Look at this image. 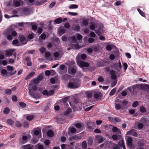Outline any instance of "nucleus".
I'll return each instance as SVG.
<instances>
[{
    "instance_id": "1",
    "label": "nucleus",
    "mask_w": 149,
    "mask_h": 149,
    "mask_svg": "<svg viewBox=\"0 0 149 149\" xmlns=\"http://www.w3.org/2000/svg\"><path fill=\"white\" fill-rule=\"evenodd\" d=\"M79 81L77 79L73 78L70 80V82L68 83V87L71 88H76L80 86Z\"/></svg>"
},
{
    "instance_id": "2",
    "label": "nucleus",
    "mask_w": 149,
    "mask_h": 149,
    "mask_svg": "<svg viewBox=\"0 0 149 149\" xmlns=\"http://www.w3.org/2000/svg\"><path fill=\"white\" fill-rule=\"evenodd\" d=\"M31 88L34 91H36L37 89V87L36 86L33 85L32 84H29L28 86L29 94L34 98L37 99L40 98L39 95L38 94L35 93L31 90Z\"/></svg>"
},
{
    "instance_id": "3",
    "label": "nucleus",
    "mask_w": 149,
    "mask_h": 149,
    "mask_svg": "<svg viewBox=\"0 0 149 149\" xmlns=\"http://www.w3.org/2000/svg\"><path fill=\"white\" fill-rule=\"evenodd\" d=\"M94 140L95 141L99 143H101L104 141V139L101 135H97L95 136Z\"/></svg>"
},
{
    "instance_id": "4",
    "label": "nucleus",
    "mask_w": 149,
    "mask_h": 149,
    "mask_svg": "<svg viewBox=\"0 0 149 149\" xmlns=\"http://www.w3.org/2000/svg\"><path fill=\"white\" fill-rule=\"evenodd\" d=\"M23 3V2L21 0H15L13 1V6L17 7L21 5H22Z\"/></svg>"
},
{
    "instance_id": "5",
    "label": "nucleus",
    "mask_w": 149,
    "mask_h": 149,
    "mask_svg": "<svg viewBox=\"0 0 149 149\" xmlns=\"http://www.w3.org/2000/svg\"><path fill=\"white\" fill-rule=\"evenodd\" d=\"M127 134L132 135L135 137H137V133L134 129L128 131L127 132Z\"/></svg>"
},
{
    "instance_id": "6",
    "label": "nucleus",
    "mask_w": 149,
    "mask_h": 149,
    "mask_svg": "<svg viewBox=\"0 0 149 149\" xmlns=\"http://www.w3.org/2000/svg\"><path fill=\"white\" fill-rule=\"evenodd\" d=\"M132 139L131 137L128 138L127 140V146L130 148H132Z\"/></svg>"
},
{
    "instance_id": "7",
    "label": "nucleus",
    "mask_w": 149,
    "mask_h": 149,
    "mask_svg": "<svg viewBox=\"0 0 149 149\" xmlns=\"http://www.w3.org/2000/svg\"><path fill=\"white\" fill-rule=\"evenodd\" d=\"M15 51L14 49H11L6 51V55L7 56H12L13 55V53Z\"/></svg>"
},
{
    "instance_id": "8",
    "label": "nucleus",
    "mask_w": 149,
    "mask_h": 149,
    "mask_svg": "<svg viewBox=\"0 0 149 149\" xmlns=\"http://www.w3.org/2000/svg\"><path fill=\"white\" fill-rule=\"evenodd\" d=\"M77 70L75 67H68V72L70 74H75Z\"/></svg>"
},
{
    "instance_id": "9",
    "label": "nucleus",
    "mask_w": 149,
    "mask_h": 149,
    "mask_svg": "<svg viewBox=\"0 0 149 149\" xmlns=\"http://www.w3.org/2000/svg\"><path fill=\"white\" fill-rule=\"evenodd\" d=\"M19 38L20 41L22 42L24 44H25L27 43V40L25 37L22 36H19Z\"/></svg>"
},
{
    "instance_id": "10",
    "label": "nucleus",
    "mask_w": 149,
    "mask_h": 149,
    "mask_svg": "<svg viewBox=\"0 0 149 149\" xmlns=\"http://www.w3.org/2000/svg\"><path fill=\"white\" fill-rule=\"evenodd\" d=\"M142 84L133 85L132 88L134 90L137 89L139 90H142Z\"/></svg>"
},
{
    "instance_id": "11",
    "label": "nucleus",
    "mask_w": 149,
    "mask_h": 149,
    "mask_svg": "<svg viewBox=\"0 0 149 149\" xmlns=\"http://www.w3.org/2000/svg\"><path fill=\"white\" fill-rule=\"evenodd\" d=\"M115 107L116 109L117 110H119L120 109H127L126 107H123L120 104L118 103H115Z\"/></svg>"
},
{
    "instance_id": "12",
    "label": "nucleus",
    "mask_w": 149,
    "mask_h": 149,
    "mask_svg": "<svg viewBox=\"0 0 149 149\" xmlns=\"http://www.w3.org/2000/svg\"><path fill=\"white\" fill-rule=\"evenodd\" d=\"M67 65H69L68 67H75V62L73 61H68L67 63Z\"/></svg>"
},
{
    "instance_id": "13",
    "label": "nucleus",
    "mask_w": 149,
    "mask_h": 149,
    "mask_svg": "<svg viewBox=\"0 0 149 149\" xmlns=\"http://www.w3.org/2000/svg\"><path fill=\"white\" fill-rule=\"evenodd\" d=\"M80 65L82 67H89V64L87 62H81L80 63Z\"/></svg>"
},
{
    "instance_id": "14",
    "label": "nucleus",
    "mask_w": 149,
    "mask_h": 149,
    "mask_svg": "<svg viewBox=\"0 0 149 149\" xmlns=\"http://www.w3.org/2000/svg\"><path fill=\"white\" fill-rule=\"evenodd\" d=\"M143 126V125L142 123L138 122H136L135 125V127H138L140 129L142 128Z\"/></svg>"
},
{
    "instance_id": "15",
    "label": "nucleus",
    "mask_w": 149,
    "mask_h": 149,
    "mask_svg": "<svg viewBox=\"0 0 149 149\" xmlns=\"http://www.w3.org/2000/svg\"><path fill=\"white\" fill-rule=\"evenodd\" d=\"M74 125L77 128L80 129L84 125L83 123H77L74 124Z\"/></svg>"
},
{
    "instance_id": "16",
    "label": "nucleus",
    "mask_w": 149,
    "mask_h": 149,
    "mask_svg": "<svg viewBox=\"0 0 149 149\" xmlns=\"http://www.w3.org/2000/svg\"><path fill=\"white\" fill-rule=\"evenodd\" d=\"M110 73L111 75V78L112 79H115L116 78V76L115 74V72L114 71H111Z\"/></svg>"
},
{
    "instance_id": "17",
    "label": "nucleus",
    "mask_w": 149,
    "mask_h": 149,
    "mask_svg": "<svg viewBox=\"0 0 149 149\" xmlns=\"http://www.w3.org/2000/svg\"><path fill=\"white\" fill-rule=\"evenodd\" d=\"M35 74V72H31L25 78V80H27L29 79L30 78L32 77Z\"/></svg>"
},
{
    "instance_id": "18",
    "label": "nucleus",
    "mask_w": 149,
    "mask_h": 149,
    "mask_svg": "<svg viewBox=\"0 0 149 149\" xmlns=\"http://www.w3.org/2000/svg\"><path fill=\"white\" fill-rule=\"evenodd\" d=\"M71 46L72 48L74 49H79L82 47L81 46H79V45L76 44H72Z\"/></svg>"
},
{
    "instance_id": "19",
    "label": "nucleus",
    "mask_w": 149,
    "mask_h": 149,
    "mask_svg": "<svg viewBox=\"0 0 149 149\" xmlns=\"http://www.w3.org/2000/svg\"><path fill=\"white\" fill-rule=\"evenodd\" d=\"M90 29L91 30H94L95 28V24L93 22H90Z\"/></svg>"
},
{
    "instance_id": "20",
    "label": "nucleus",
    "mask_w": 149,
    "mask_h": 149,
    "mask_svg": "<svg viewBox=\"0 0 149 149\" xmlns=\"http://www.w3.org/2000/svg\"><path fill=\"white\" fill-rule=\"evenodd\" d=\"M47 134V136L50 137H51L54 136V133L51 130H49L48 131Z\"/></svg>"
},
{
    "instance_id": "21",
    "label": "nucleus",
    "mask_w": 149,
    "mask_h": 149,
    "mask_svg": "<svg viewBox=\"0 0 149 149\" xmlns=\"http://www.w3.org/2000/svg\"><path fill=\"white\" fill-rule=\"evenodd\" d=\"M46 38V35L45 34H44V33H42L40 36L39 38L38 39V40L39 41L40 40V38L43 40H44Z\"/></svg>"
},
{
    "instance_id": "22",
    "label": "nucleus",
    "mask_w": 149,
    "mask_h": 149,
    "mask_svg": "<svg viewBox=\"0 0 149 149\" xmlns=\"http://www.w3.org/2000/svg\"><path fill=\"white\" fill-rule=\"evenodd\" d=\"M142 90L149 89V85L147 84H142Z\"/></svg>"
},
{
    "instance_id": "23",
    "label": "nucleus",
    "mask_w": 149,
    "mask_h": 149,
    "mask_svg": "<svg viewBox=\"0 0 149 149\" xmlns=\"http://www.w3.org/2000/svg\"><path fill=\"white\" fill-rule=\"evenodd\" d=\"M70 39L71 41L73 43H75L77 41L76 36H75L70 37Z\"/></svg>"
},
{
    "instance_id": "24",
    "label": "nucleus",
    "mask_w": 149,
    "mask_h": 149,
    "mask_svg": "<svg viewBox=\"0 0 149 149\" xmlns=\"http://www.w3.org/2000/svg\"><path fill=\"white\" fill-rule=\"evenodd\" d=\"M82 148L83 149H86L87 147V145L85 141H84L82 143Z\"/></svg>"
},
{
    "instance_id": "25",
    "label": "nucleus",
    "mask_w": 149,
    "mask_h": 149,
    "mask_svg": "<svg viewBox=\"0 0 149 149\" xmlns=\"http://www.w3.org/2000/svg\"><path fill=\"white\" fill-rule=\"evenodd\" d=\"M112 130L114 132H118L120 134H121V132L120 130L116 127H113Z\"/></svg>"
},
{
    "instance_id": "26",
    "label": "nucleus",
    "mask_w": 149,
    "mask_h": 149,
    "mask_svg": "<svg viewBox=\"0 0 149 149\" xmlns=\"http://www.w3.org/2000/svg\"><path fill=\"white\" fill-rule=\"evenodd\" d=\"M7 123L9 125H12L14 123L13 121L10 119H8L6 121Z\"/></svg>"
},
{
    "instance_id": "27",
    "label": "nucleus",
    "mask_w": 149,
    "mask_h": 149,
    "mask_svg": "<svg viewBox=\"0 0 149 149\" xmlns=\"http://www.w3.org/2000/svg\"><path fill=\"white\" fill-rule=\"evenodd\" d=\"M88 145H91L93 142L92 138L91 137L89 138L88 139Z\"/></svg>"
},
{
    "instance_id": "28",
    "label": "nucleus",
    "mask_w": 149,
    "mask_h": 149,
    "mask_svg": "<svg viewBox=\"0 0 149 149\" xmlns=\"http://www.w3.org/2000/svg\"><path fill=\"white\" fill-rule=\"evenodd\" d=\"M1 73L3 75H7V72L5 69H2L1 71Z\"/></svg>"
},
{
    "instance_id": "29",
    "label": "nucleus",
    "mask_w": 149,
    "mask_h": 149,
    "mask_svg": "<svg viewBox=\"0 0 149 149\" xmlns=\"http://www.w3.org/2000/svg\"><path fill=\"white\" fill-rule=\"evenodd\" d=\"M128 102L127 101L125 100H123L122 102V107H124L127 105L128 104Z\"/></svg>"
},
{
    "instance_id": "30",
    "label": "nucleus",
    "mask_w": 149,
    "mask_h": 149,
    "mask_svg": "<svg viewBox=\"0 0 149 149\" xmlns=\"http://www.w3.org/2000/svg\"><path fill=\"white\" fill-rule=\"evenodd\" d=\"M62 18L61 17H59L56 19L54 21V22L57 23L58 24L61 23L62 22Z\"/></svg>"
},
{
    "instance_id": "31",
    "label": "nucleus",
    "mask_w": 149,
    "mask_h": 149,
    "mask_svg": "<svg viewBox=\"0 0 149 149\" xmlns=\"http://www.w3.org/2000/svg\"><path fill=\"white\" fill-rule=\"evenodd\" d=\"M39 131L40 132V130H38L36 129H34L33 130V132L35 135L38 136L39 134Z\"/></svg>"
},
{
    "instance_id": "32",
    "label": "nucleus",
    "mask_w": 149,
    "mask_h": 149,
    "mask_svg": "<svg viewBox=\"0 0 149 149\" xmlns=\"http://www.w3.org/2000/svg\"><path fill=\"white\" fill-rule=\"evenodd\" d=\"M119 145L120 146L122 147L123 149H126L125 147L123 139L121 140L120 143H119Z\"/></svg>"
},
{
    "instance_id": "33",
    "label": "nucleus",
    "mask_w": 149,
    "mask_h": 149,
    "mask_svg": "<svg viewBox=\"0 0 149 149\" xmlns=\"http://www.w3.org/2000/svg\"><path fill=\"white\" fill-rule=\"evenodd\" d=\"M12 90L10 89H7L5 90V93L7 94L10 95L11 93Z\"/></svg>"
},
{
    "instance_id": "34",
    "label": "nucleus",
    "mask_w": 149,
    "mask_h": 149,
    "mask_svg": "<svg viewBox=\"0 0 149 149\" xmlns=\"http://www.w3.org/2000/svg\"><path fill=\"white\" fill-rule=\"evenodd\" d=\"M90 36L92 38H95L97 37V36L93 31L91 32L90 33Z\"/></svg>"
},
{
    "instance_id": "35",
    "label": "nucleus",
    "mask_w": 149,
    "mask_h": 149,
    "mask_svg": "<svg viewBox=\"0 0 149 149\" xmlns=\"http://www.w3.org/2000/svg\"><path fill=\"white\" fill-rule=\"evenodd\" d=\"M7 68L8 70L9 71H13L14 70V68L11 66L8 65L7 66Z\"/></svg>"
},
{
    "instance_id": "36",
    "label": "nucleus",
    "mask_w": 149,
    "mask_h": 149,
    "mask_svg": "<svg viewBox=\"0 0 149 149\" xmlns=\"http://www.w3.org/2000/svg\"><path fill=\"white\" fill-rule=\"evenodd\" d=\"M10 109L8 107L5 108L3 110V113L5 114H7L9 112Z\"/></svg>"
},
{
    "instance_id": "37",
    "label": "nucleus",
    "mask_w": 149,
    "mask_h": 149,
    "mask_svg": "<svg viewBox=\"0 0 149 149\" xmlns=\"http://www.w3.org/2000/svg\"><path fill=\"white\" fill-rule=\"evenodd\" d=\"M86 94L87 97L88 98H90L92 97V94L91 93L88 92H86Z\"/></svg>"
},
{
    "instance_id": "38",
    "label": "nucleus",
    "mask_w": 149,
    "mask_h": 149,
    "mask_svg": "<svg viewBox=\"0 0 149 149\" xmlns=\"http://www.w3.org/2000/svg\"><path fill=\"white\" fill-rule=\"evenodd\" d=\"M82 137V136H77L76 135H75L73 136V138L74 140H77V139H81Z\"/></svg>"
},
{
    "instance_id": "39",
    "label": "nucleus",
    "mask_w": 149,
    "mask_h": 149,
    "mask_svg": "<svg viewBox=\"0 0 149 149\" xmlns=\"http://www.w3.org/2000/svg\"><path fill=\"white\" fill-rule=\"evenodd\" d=\"M116 91V88H114L111 90L109 93V95L110 96H112L115 93Z\"/></svg>"
},
{
    "instance_id": "40",
    "label": "nucleus",
    "mask_w": 149,
    "mask_h": 149,
    "mask_svg": "<svg viewBox=\"0 0 149 149\" xmlns=\"http://www.w3.org/2000/svg\"><path fill=\"white\" fill-rule=\"evenodd\" d=\"M26 60L27 61V65L29 66H31L32 65V63L29 60V58H27Z\"/></svg>"
},
{
    "instance_id": "41",
    "label": "nucleus",
    "mask_w": 149,
    "mask_h": 149,
    "mask_svg": "<svg viewBox=\"0 0 149 149\" xmlns=\"http://www.w3.org/2000/svg\"><path fill=\"white\" fill-rule=\"evenodd\" d=\"M33 116L31 115L28 116L26 117V119L27 120L30 121L33 120Z\"/></svg>"
},
{
    "instance_id": "42",
    "label": "nucleus",
    "mask_w": 149,
    "mask_h": 149,
    "mask_svg": "<svg viewBox=\"0 0 149 149\" xmlns=\"http://www.w3.org/2000/svg\"><path fill=\"white\" fill-rule=\"evenodd\" d=\"M20 106L22 108H25L26 107V104L23 102H20L19 103Z\"/></svg>"
},
{
    "instance_id": "43",
    "label": "nucleus",
    "mask_w": 149,
    "mask_h": 149,
    "mask_svg": "<svg viewBox=\"0 0 149 149\" xmlns=\"http://www.w3.org/2000/svg\"><path fill=\"white\" fill-rule=\"evenodd\" d=\"M80 29V26H76L74 27L73 28V29L76 31H78Z\"/></svg>"
},
{
    "instance_id": "44",
    "label": "nucleus",
    "mask_w": 149,
    "mask_h": 149,
    "mask_svg": "<svg viewBox=\"0 0 149 149\" xmlns=\"http://www.w3.org/2000/svg\"><path fill=\"white\" fill-rule=\"evenodd\" d=\"M140 111L142 112H145L146 111L145 108L143 107H141L140 108Z\"/></svg>"
},
{
    "instance_id": "45",
    "label": "nucleus",
    "mask_w": 149,
    "mask_h": 149,
    "mask_svg": "<svg viewBox=\"0 0 149 149\" xmlns=\"http://www.w3.org/2000/svg\"><path fill=\"white\" fill-rule=\"evenodd\" d=\"M48 96H50L51 95H52L54 94V90H51L50 91H49V92H48Z\"/></svg>"
},
{
    "instance_id": "46",
    "label": "nucleus",
    "mask_w": 149,
    "mask_h": 149,
    "mask_svg": "<svg viewBox=\"0 0 149 149\" xmlns=\"http://www.w3.org/2000/svg\"><path fill=\"white\" fill-rule=\"evenodd\" d=\"M69 129H70L71 133H74L76 131V129L74 127L69 128Z\"/></svg>"
},
{
    "instance_id": "47",
    "label": "nucleus",
    "mask_w": 149,
    "mask_h": 149,
    "mask_svg": "<svg viewBox=\"0 0 149 149\" xmlns=\"http://www.w3.org/2000/svg\"><path fill=\"white\" fill-rule=\"evenodd\" d=\"M78 8V6L76 5L73 4L71 5L69 7L70 9H74L77 8Z\"/></svg>"
},
{
    "instance_id": "48",
    "label": "nucleus",
    "mask_w": 149,
    "mask_h": 149,
    "mask_svg": "<svg viewBox=\"0 0 149 149\" xmlns=\"http://www.w3.org/2000/svg\"><path fill=\"white\" fill-rule=\"evenodd\" d=\"M114 122H120L121 121V120L120 118L118 117H116L114 118Z\"/></svg>"
},
{
    "instance_id": "49",
    "label": "nucleus",
    "mask_w": 149,
    "mask_h": 149,
    "mask_svg": "<svg viewBox=\"0 0 149 149\" xmlns=\"http://www.w3.org/2000/svg\"><path fill=\"white\" fill-rule=\"evenodd\" d=\"M76 37L78 40L82 39V36L80 34H77L76 35Z\"/></svg>"
},
{
    "instance_id": "50",
    "label": "nucleus",
    "mask_w": 149,
    "mask_h": 149,
    "mask_svg": "<svg viewBox=\"0 0 149 149\" xmlns=\"http://www.w3.org/2000/svg\"><path fill=\"white\" fill-rule=\"evenodd\" d=\"M138 105V102L137 101H135L132 104V107H136Z\"/></svg>"
},
{
    "instance_id": "51",
    "label": "nucleus",
    "mask_w": 149,
    "mask_h": 149,
    "mask_svg": "<svg viewBox=\"0 0 149 149\" xmlns=\"http://www.w3.org/2000/svg\"><path fill=\"white\" fill-rule=\"evenodd\" d=\"M147 121V119L144 117H142L141 119V121L143 123H146Z\"/></svg>"
},
{
    "instance_id": "52",
    "label": "nucleus",
    "mask_w": 149,
    "mask_h": 149,
    "mask_svg": "<svg viewBox=\"0 0 149 149\" xmlns=\"http://www.w3.org/2000/svg\"><path fill=\"white\" fill-rule=\"evenodd\" d=\"M88 20L86 19H84L83 20L82 23L84 25H86L88 24Z\"/></svg>"
},
{
    "instance_id": "53",
    "label": "nucleus",
    "mask_w": 149,
    "mask_h": 149,
    "mask_svg": "<svg viewBox=\"0 0 149 149\" xmlns=\"http://www.w3.org/2000/svg\"><path fill=\"white\" fill-rule=\"evenodd\" d=\"M18 41L16 39L14 40L12 42V43L13 45H17L19 46V45H17Z\"/></svg>"
},
{
    "instance_id": "54",
    "label": "nucleus",
    "mask_w": 149,
    "mask_h": 149,
    "mask_svg": "<svg viewBox=\"0 0 149 149\" xmlns=\"http://www.w3.org/2000/svg\"><path fill=\"white\" fill-rule=\"evenodd\" d=\"M98 81L100 82H102L104 81V79L102 76H100L98 79Z\"/></svg>"
},
{
    "instance_id": "55",
    "label": "nucleus",
    "mask_w": 149,
    "mask_h": 149,
    "mask_svg": "<svg viewBox=\"0 0 149 149\" xmlns=\"http://www.w3.org/2000/svg\"><path fill=\"white\" fill-rule=\"evenodd\" d=\"M40 52L42 53H43L45 51V48L44 47H42L40 49Z\"/></svg>"
},
{
    "instance_id": "56",
    "label": "nucleus",
    "mask_w": 149,
    "mask_h": 149,
    "mask_svg": "<svg viewBox=\"0 0 149 149\" xmlns=\"http://www.w3.org/2000/svg\"><path fill=\"white\" fill-rule=\"evenodd\" d=\"M68 13L70 15L72 16H75L77 15L78 14L77 13L72 12H69Z\"/></svg>"
},
{
    "instance_id": "57",
    "label": "nucleus",
    "mask_w": 149,
    "mask_h": 149,
    "mask_svg": "<svg viewBox=\"0 0 149 149\" xmlns=\"http://www.w3.org/2000/svg\"><path fill=\"white\" fill-rule=\"evenodd\" d=\"M94 41V39L93 38H90L88 39V42L89 43H93Z\"/></svg>"
},
{
    "instance_id": "58",
    "label": "nucleus",
    "mask_w": 149,
    "mask_h": 149,
    "mask_svg": "<svg viewBox=\"0 0 149 149\" xmlns=\"http://www.w3.org/2000/svg\"><path fill=\"white\" fill-rule=\"evenodd\" d=\"M42 94L44 95H46L47 96H48V93L47 90H44L42 92Z\"/></svg>"
},
{
    "instance_id": "59",
    "label": "nucleus",
    "mask_w": 149,
    "mask_h": 149,
    "mask_svg": "<svg viewBox=\"0 0 149 149\" xmlns=\"http://www.w3.org/2000/svg\"><path fill=\"white\" fill-rule=\"evenodd\" d=\"M50 55H51L50 53L48 52H45V57L46 58L49 57L50 56Z\"/></svg>"
},
{
    "instance_id": "60",
    "label": "nucleus",
    "mask_w": 149,
    "mask_h": 149,
    "mask_svg": "<svg viewBox=\"0 0 149 149\" xmlns=\"http://www.w3.org/2000/svg\"><path fill=\"white\" fill-rule=\"evenodd\" d=\"M15 124L16 126L18 127H20L22 125L18 121L16 122Z\"/></svg>"
},
{
    "instance_id": "61",
    "label": "nucleus",
    "mask_w": 149,
    "mask_h": 149,
    "mask_svg": "<svg viewBox=\"0 0 149 149\" xmlns=\"http://www.w3.org/2000/svg\"><path fill=\"white\" fill-rule=\"evenodd\" d=\"M45 75L47 76H49L51 74V72L49 70H46L45 72Z\"/></svg>"
},
{
    "instance_id": "62",
    "label": "nucleus",
    "mask_w": 149,
    "mask_h": 149,
    "mask_svg": "<svg viewBox=\"0 0 149 149\" xmlns=\"http://www.w3.org/2000/svg\"><path fill=\"white\" fill-rule=\"evenodd\" d=\"M94 132L96 133H101V131L98 129H95L94 130Z\"/></svg>"
},
{
    "instance_id": "63",
    "label": "nucleus",
    "mask_w": 149,
    "mask_h": 149,
    "mask_svg": "<svg viewBox=\"0 0 149 149\" xmlns=\"http://www.w3.org/2000/svg\"><path fill=\"white\" fill-rule=\"evenodd\" d=\"M81 58L83 60L85 59L86 58V54H82L81 55Z\"/></svg>"
},
{
    "instance_id": "64",
    "label": "nucleus",
    "mask_w": 149,
    "mask_h": 149,
    "mask_svg": "<svg viewBox=\"0 0 149 149\" xmlns=\"http://www.w3.org/2000/svg\"><path fill=\"white\" fill-rule=\"evenodd\" d=\"M44 143L45 144L47 145V146H48L50 143V141L48 140H46L44 141Z\"/></svg>"
}]
</instances>
